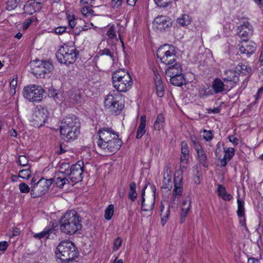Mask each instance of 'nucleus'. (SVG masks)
<instances>
[{"instance_id":"1","label":"nucleus","mask_w":263,"mask_h":263,"mask_svg":"<svg viewBox=\"0 0 263 263\" xmlns=\"http://www.w3.org/2000/svg\"><path fill=\"white\" fill-rule=\"evenodd\" d=\"M98 135L99 139L97 145L104 153V155L116 153L122 144L118 134L110 127H103L99 129Z\"/></svg>"},{"instance_id":"2","label":"nucleus","mask_w":263,"mask_h":263,"mask_svg":"<svg viewBox=\"0 0 263 263\" xmlns=\"http://www.w3.org/2000/svg\"><path fill=\"white\" fill-rule=\"evenodd\" d=\"M55 254L61 263H69L79 255L75 245L69 240L61 241L57 246Z\"/></svg>"},{"instance_id":"3","label":"nucleus","mask_w":263,"mask_h":263,"mask_svg":"<svg viewBox=\"0 0 263 263\" xmlns=\"http://www.w3.org/2000/svg\"><path fill=\"white\" fill-rule=\"evenodd\" d=\"M81 228L80 217L74 211L66 212L60 221V229L66 234H73Z\"/></svg>"},{"instance_id":"4","label":"nucleus","mask_w":263,"mask_h":263,"mask_svg":"<svg viewBox=\"0 0 263 263\" xmlns=\"http://www.w3.org/2000/svg\"><path fill=\"white\" fill-rule=\"evenodd\" d=\"M122 96L115 90L110 91L104 99V104L105 110L112 115L119 114L124 105L121 101Z\"/></svg>"},{"instance_id":"5","label":"nucleus","mask_w":263,"mask_h":263,"mask_svg":"<svg viewBox=\"0 0 263 263\" xmlns=\"http://www.w3.org/2000/svg\"><path fill=\"white\" fill-rule=\"evenodd\" d=\"M79 54V51L73 46L64 44L58 49L56 57L58 61L66 65L73 63Z\"/></svg>"},{"instance_id":"6","label":"nucleus","mask_w":263,"mask_h":263,"mask_svg":"<svg viewBox=\"0 0 263 263\" xmlns=\"http://www.w3.org/2000/svg\"><path fill=\"white\" fill-rule=\"evenodd\" d=\"M32 72L40 78H45L46 74H49L54 69L52 63L49 61L35 60L30 63Z\"/></svg>"},{"instance_id":"7","label":"nucleus","mask_w":263,"mask_h":263,"mask_svg":"<svg viewBox=\"0 0 263 263\" xmlns=\"http://www.w3.org/2000/svg\"><path fill=\"white\" fill-rule=\"evenodd\" d=\"M44 89L40 86L30 85L24 87L23 91V97L31 102H39L43 98Z\"/></svg>"},{"instance_id":"8","label":"nucleus","mask_w":263,"mask_h":263,"mask_svg":"<svg viewBox=\"0 0 263 263\" xmlns=\"http://www.w3.org/2000/svg\"><path fill=\"white\" fill-rule=\"evenodd\" d=\"M157 57L166 65H171L175 62L176 55L173 46L165 44L158 48Z\"/></svg>"},{"instance_id":"9","label":"nucleus","mask_w":263,"mask_h":263,"mask_svg":"<svg viewBox=\"0 0 263 263\" xmlns=\"http://www.w3.org/2000/svg\"><path fill=\"white\" fill-rule=\"evenodd\" d=\"M52 183L51 179L42 178L32 186L30 192L31 197L35 198L43 196L47 192Z\"/></svg>"},{"instance_id":"10","label":"nucleus","mask_w":263,"mask_h":263,"mask_svg":"<svg viewBox=\"0 0 263 263\" xmlns=\"http://www.w3.org/2000/svg\"><path fill=\"white\" fill-rule=\"evenodd\" d=\"M172 25L171 19L164 15H160L156 17L153 22V26L156 31H163L170 28Z\"/></svg>"},{"instance_id":"11","label":"nucleus","mask_w":263,"mask_h":263,"mask_svg":"<svg viewBox=\"0 0 263 263\" xmlns=\"http://www.w3.org/2000/svg\"><path fill=\"white\" fill-rule=\"evenodd\" d=\"M114 88L118 92H126L129 90L133 84V80L130 76H125L122 79L112 81Z\"/></svg>"},{"instance_id":"12","label":"nucleus","mask_w":263,"mask_h":263,"mask_svg":"<svg viewBox=\"0 0 263 263\" xmlns=\"http://www.w3.org/2000/svg\"><path fill=\"white\" fill-rule=\"evenodd\" d=\"M48 111L44 108L35 109L33 115L34 125L39 127L43 126L48 119Z\"/></svg>"},{"instance_id":"13","label":"nucleus","mask_w":263,"mask_h":263,"mask_svg":"<svg viewBox=\"0 0 263 263\" xmlns=\"http://www.w3.org/2000/svg\"><path fill=\"white\" fill-rule=\"evenodd\" d=\"M83 162L78 161L77 163L71 166L69 177L72 182L77 183L82 180L83 175Z\"/></svg>"},{"instance_id":"14","label":"nucleus","mask_w":263,"mask_h":263,"mask_svg":"<svg viewBox=\"0 0 263 263\" xmlns=\"http://www.w3.org/2000/svg\"><path fill=\"white\" fill-rule=\"evenodd\" d=\"M80 133V127L60 128L62 138L66 142H71L77 139Z\"/></svg>"},{"instance_id":"15","label":"nucleus","mask_w":263,"mask_h":263,"mask_svg":"<svg viewBox=\"0 0 263 263\" xmlns=\"http://www.w3.org/2000/svg\"><path fill=\"white\" fill-rule=\"evenodd\" d=\"M238 34L242 41H248L252 35L253 29L248 22H244L238 27Z\"/></svg>"},{"instance_id":"16","label":"nucleus","mask_w":263,"mask_h":263,"mask_svg":"<svg viewBox=\"0 0 263 263\" xmlns=\"http://www.w3.org/2000/svg\"><path fill=\"white\" fill-rule=\"evenodd\" d=\"M180 167L186 169L189 159V149L186 142L182 141L181 143Z\"/></svg>"},{"instance_id":"17","label":"nucleus","mask_w":263,"mask_h":263,"mask_svg":"<svg viewBox=\"0 0 263 263\" xmlns=\"http://www.w3.org/2000/svg\"><path fill=\"white\" fill-rule=\"evenodd\" d=\"M239 46L241 53L246 54L248 57L253 54L256 50L255 44L248 41H241Z\"/></svg>"},{"instance_id":"18","label":"nucleus","mask_w":263,"mask_h":263,"mask_svg":"<svg viewBox=\"0 0 263 263\" xmlns=\"http://www.w3.org/2000/svg\"><path fill=\"white\" fill-rule=\"evenodd\" d=\"M60 128L80 127V123L78 118L74 115L66 117L63 121Z\"/></svg>"},{"instance_id":"19","label":"nucleus","mask_w":263,"mask_h":263,"mask_svg":"<svg viewBox=\"0 0 263 263\" xmlns=\"http://www.w3.org/2000/svg\"><path fill=\"white\" fill-rule=\"evenodd\" d=\"M42 7L41 2H37L36 0L28 2L24 7V10L26 13L32 14L33 13L40 10Z\"/></svg>"},{"instance_id":"20","label":"nucleus","mask_w":263,"mask_h":263,"mask_svg":"<svg viewBox=\"0 0 263 263\" xmlns=\"http://www.w3.org/2000/svg\"><path fill=\"white\" fill-rule=\"evenodd\" d=\"M165 74L169 78L183 74L182 68L181 64L176 62L173 65L168 66L165 70Z\"/></svg>"},{"instance_id":"21","label":"nucleus","mask_w":263,"mask_h":263,"mask_svg":"<svg viewBox=\"0 0 263 263\" xmlns=\"http://www.w3.org/2000/svg\"><path fill=\"white\" fill-rule=\"evenodd\" d=\"M50 179L52 180V183H54L60 189H63L64 185L69 183L68 179L65 177L64 174L63 172L56 174L54 177Z\"/></svg>"},{"instance_id":"22","label":"nucleus","mask_w":263,"mask_h":263,"mask_svg":"<svg viewBox=\"0 0 263 263\" xmlns=\"http://www.w3.org/2000/svg\"><path fill=\"white\" fill-rule=\"evenodd\" d=\"M154 72L155 74V77L154 79L157 95L159 97H162L163 96L164 93L163 84L162 83L160 76L158 73H156L155 71Z\"/></svg>"},{"instance_id":"23","label":"nucleus","mask_w":263,"mask_h":263,"mask_svg":"<svg viewBox=\"0 0 263 263\" xmlns=\"http://www.w3.org/2000/svg\"><path fill=\"white\" fill-rule=\"evenodd\" d=\"M235 149L233 147H228L224 149V156L220 161V165L221 167L226 166L228 162L235 155Z\"/></svg>"},{"instance_id":"24","label":"nucleus","mask_w":263,"mask_h":263,"mask_svg":"<svg viewBox=\"0 0 263 263\" xmlns=\"http://www.w3.org/2000/svg\"><path fill=\"white\" fill-rule=\"evenodd\" d=\"M224 82H233L234 83L239 81L236 71L231 70H226L224 71L222 76Z\"/></svg>"},{"instance_id":"25","label":"nucleus","mask_w":263,"mask_h":263,"mask_svg":"<svg viewBox=\"0 0 263 263\" xmlns=\"http://www.w3.org/2000/svg\"><path fill=\"white\" fill-rule=\"evenodd\" d=\"M155 197L153 196L145 200L144 197H143L141 201V210L143 211H149L153 210L155 204Z\"/></svg>"},{"instance_id":"26","label":"nucleus","mask_w":263,"mask_h":263,"mask_svg":"<svg viewBox=\"0 0 263 263\" xmlns=\"http://www.w3.org/2000/svg\"><path fill=\"white\" fill-rule=\"evenodd\" d=\"M212 87L215 93H219L228 89L226 88L223 82L218 78L214 80Z\"/></svg>"},{"instance_id":"27","label":"nucleus","mask_w":263,"mask_h":263,"mask_svg":"<svg viewBox=\"0 0 263 263\" xmlns=\"http://www.w3.org/2000/svg\"><path fill=\"white\" fill-rule=\"evenodd\" d=\"M146 116L142 115L140 118V125L137 129L136 138L140 139L145 133Z\"/></svg>"},{"instance_id":"28","label":"nucleus","mask_w":263,"mask_h":263,"mask_svg":"<svg viewBox=\"0 0 263 263\" xmlns=\"http://www.w3.org/2000/svg\"><path fill=\"white\" fill-rule=\"evenodd\" d=\"M217 193L218 196L225 201H230L233 198L232 195L226 192L225 187L222 185H218Z\"/></svg>"},{"instance_id":"29","label":"nucleus","mask_w":263,"mask_h":263,"mask_svg":"<svg viewBox=\"0 0 263 263\" xmlns=\"http://www.w3.org/2000/svg\"><path fill=\"white\" fill-rule=\"evenodd\" d=\"M191 206V202L189 201L187 199L184 200L182 204V210L180 214L181 218H180V222L181 223H183L186 216L187 213L190 210V208Z\"/></svg>"},{"instance_id":"30","label":"nucleus","mask_w":263,"mask_h":263,"mask_svg":"<svg viewBox=\"0 0 263 263\" xmlns=\"http://www.w3.org/2000/svg\"><path fill=\"white\" fill-rule=\"evenodd\" d=\"M236 70L242 75L249 74L251 71V67L246 62L240 63L236 66Z\"/></svg>"},{"instance_id":"31","label":"nucleus","mask_w":263,"mask_h":263,"mask_svg":"<svg viewBox=\"0 0 263 263\" xmlns=\"http://www.w3.org/2000/svg\"><path fill=\"white\" fill-rule=\"evenodd\" d=\"M172 176L171 172L167 169L163 174V188L170 190L171 187Z\"/></svg>"},{"instance_id":"32","label":"nucleus","mask_w":263,"mask_h":263,"mask_svg":"<svg viewBox=\"0 0 263 263\" xmlns=\"http://www.w3.org/2000/svg\"><path fill=\"white\" fill-rule=\"evenodd\" d=\"M170 82L175 86H180L185 84V80L183 74L170 78Z\"/></svg>"},{"instance_id":"33","label":"nucleus","mask_w":263,"mask_h":263,"mask_svg":"<svg viewBox=\"0 0 263 263\" xmlns=\"http://www.w3.org/2000/svg\"><path fill=\"white\" fill-rule=\"evenodd\" d=\"M100 56L106 55L108 58V61L112 63L115 61V54L112 51L105 48L103 49L100 50L98 53Z\"/></svg>"},{"instance_id":"34","label":"nucleus","mask_w":263,"mask_h":263,"mask_svg":"<svg viewBox=\"0 0 263 263\" xmlns=\"http://www.w3.org/2000/svg\"><path fill=\"white\" fill-rule=\"evenodd\" d=\"M93 26V24L91 23H85L83 21L82 23L75 29V34H79L82 31H87L88 29H90Z\"/></svg>"},{"instance_id":"35","label":"nucleus","mask_w":263,"mask_h":263,"mask_svg":"<svg viewBox=\"0 0 263 263\" xmlns=\"http://www.w3.org/2000/svg\"><path fill=\"white\" fill-rule=\"evenodd\" d=\"M165 122V119L163 115L162 114H159L157 116V118L154 125V127L155 130H160L163 128Z\"/></svg>"},{"instance_id":"36","label":"nucleus","mask_w":263,"mask_h":263,"mask_svg":"<svg viewBox=\"0 0 263 263\" xmlns=\"http://www.w3.org/2000/svg\"><path fill=\"white\" fill-rule=\"evenodd\" d=\"M237 216L240 217H243L245 215V207H244V201L242 199L238 197L237 200Z\"/></svg>"},{"instance_id":"37","label":"nucleus","mask_w":263,"mask_h":263,"mask_svg":"<svg viewBox=\"0 0 263 263\" xmlns=\"http://www.w3.org/2000/svg\"><path fill=\"white\" fill-rule=\"evenodd\" d=\"M70 101L73 103H81L82 100V95L79 91L71 92L69 97Z\"/></svg>"},{"instance_id":"38","label":"nucleus","mask_w":263,"mask_h":263,"mask_svg":"<svg viewBox=\"0 0 263 263\" xmlns=\"http://www.w3.org/2000/svg\"><path fill=\"white\" fill-rule=\"evenodd\" d=\"M136 184L135 182H132L129 184V191L128 192V198L132 201H134L137 197L136 191Z\"/></svg>"},{"instance_id":"39","label":"nucleus","mask_w":263,"mask_h":263,"mask_svg":"<svg viewBox=\"0 0 263 263\" xmlns=\"http://www.w3.org/2000/svg\"><path fill=\"white\" fill-rule=\"evenodd\" d=\"M197 159L199 163L201 164L203 166L207 167V156L203 149L197 153Z\"/></svg>"},{"instance_id":"40","label":"nucleus","mask_w":263,"mask_h":263,"mask_svg":"<svg viewBox=\"0 0 263 263\" xmlns=\"http://www.w3.org/2000/svg\"><path fill=\"white\" fill-rule=\"evenodd\" d=\"M68 25L71 28H74L78 26L79 24H81L83 20L81 19H77L74 15H68L67 16Z\"/></svg>"},{"instance_id":"41","label":"nucleus","mask_w":263,"mask_h":263,"mask_svg":"<svg viewBox=\"0 0 263 263\" xmlns=\"http://www.w3.org/2000/svg\"><path fill=\"white\" fill-rule=\"evenodd\" d=\"M130 76L129 73L123 70H120L114 72L112 76V81L118 80L119 79H122L125 76Z\"/></svg>"},{"instance_id":"42","label":"nucleus","mask_w":263,"mask_h":263,"mask_svg":"<svg viewBox=\"0 0 263 263\" xmlns=\"http://www.w3.org/2000/svg\"><path fill=\"white\" fill-rule=\"evenodd\" d=\"M191 18L187 14H183L177 20L178 23L182 26H187L191 23Z\"/></svg>"},{"instance_id":"43","label":"nucleus","mask_w":263,"mask_h":263,"mask_svg":"<svg viewBox=\"0 0 263 263\" xmlns=\"http://www.w3.org/2000/svg\"><path fill=\"white\" fill-rule=\"evenodd\" d=\"M170 213V210L169 208H167V209L164 211V206L163 205H161V217L162 225H164L167 221Z\"/></svg>"},{"instance_id":"44","label":"nucleus","mask_w":263,"mask_h":263,"mask_svg":"<svg viewBox=\"0 0 263 263\" xmlns=\"http://www.w3.org/2000/svg\"><path fill=\"white\" fill-rule=\"evenodd\" d=\"M114 213V206L113 204H109L105 210L104 217L106 220L111 219Z\"/></svg>"},{"instance_id":"45","label":"nucleus","mask_w":263,"mask_h":263,"mask_svg":"<svg viewBox=\"0 0 263 263\" xmlns=\"http://www.w3.org/2000/svg\"><path fill=\"white\" fill-rule=\"evenodd\" d=\"M31 166L25 170H22L19 172L18 177L24 179H28L31 177V172L30 171Z\"/></svg>"},{"instance_id":"46","label":"nucleus","mask_w":263,"mask_h":263,"mask_svg":"<svg viewBox=\"0 0 263 263\" xmlns=\"http://www.w3.org/2000/svg\"><path fill=\"white\" fill-rule=\"evenodd\" d=\"M81 12L82 14L85 17L91 16L94 12L93 10L91 9L92 7L85 5H81Z\"/></svg>"},{"instance_id":"47","label":"nucleus","mask_w":263,"mask_h":263,"mask_svg":"<svg viewBox=\"0 0 263 263\" xmlns=\"http://www.w3.org/2000/svg\"><path fill=\"white\" fill-rule=\"evenodd\" d=\"M52 231H53L50 229L47 230H44L41 233L35 234L34 237L40 239L44 238H48L50 233H52Z\"/></svg>"},{"instance_id":"48","label":"nucleus","mask_w":263,"mask_h":263,"mask_svg":"<svg viewBox=\"0 0 263 263\" xmlns=\"http://www.w3.org/2000/svg\"><path fill=\"white\" fill-rule=\"evenodd\" d=\"M155 4L160 8H166L172 2V0H154Z\"/></svg>"},{"instance_id":"49","label":"nucleus","mask_w":263,"mask_h":263,"mask_svg":"<svg viewBox=\"0 0 263 263\" xmlns=\"http://www.w3.org/2000/svg\"><path fill=\"white\" fill-rule=\"evenodd\" d=\"M29 160L28 158L24 156V155H21L18 157V159L17 160V163L18 165L22 166H31L29 163Z\"/></svg>"},{"instance_id":"50","label":"nucleus","mask_w":263,"mask_h":263,"mask_svg":"<svg viewBox=\"0 0 263 263\" xmlns=\"http://www.w3.org/2000/svg\"><path fill=\"white\" fill-rule=\"evenodd\" d=\"M18 0H9L6 3V8L10 11L14 9L17 5Z\"/></svg>"},{"instance_id":"51","label":"nucleus","mask_w":263,"mask_h":263,"mask_svg":"<svg viewBox=\"0 0 263 263\" xmlns=\"http://www.w3.org/2000/svg\"><path fill=\"white\" fill-rule=\"evenodd\" d=\"M203 139H205L206 141H211L213 137L214 134L212 130H208L204 129L203 131Z\"/></svg>"},{"instance_id":"52","label":"nucleus","mask_w":263,"mask_h":263,"mask_svg":"<svg viewBox=\"0 0 263 263\" xmlns=\"http://www.w3.org/2000/svg\"><path fill=\"white\" fill-rule=\"evenodd\" d=\"M19 190L22 193H28L30 191L31 192L30 189L25 183H21L18 185Z\"/></svg>"},{"instance_id":"53","label":"nucleus","mask_w":263,"mask_h":263,"mask_svg":"<svg viewBox=\"0 0 263 263\" xmlns=\"http://www.w3.org/2000/svg\"><path fill=\"white\" fill-rule=\"evenodd\" d=\"M107 35L110 39H117V35L115 32V27L114 25H112L109 28L107 32Z\"/></svg>"},{"instance_id":"54","label":"nucleus","mask_w":263,"mask_h":263,"mask_svg":"<svg viewBox=\"0 0 263 263\" xmlns=\"http://www.w3.org/2000/svg\"><path fill=\"white\" fill-rule=\"evenodd\" d=\"M122 243V240L120 237H117L114 240L113 250L117 251L121 247Z\"/></svg>"},{"instance_id":"55","label":"nucleus","mask_w":263,"mask_h":263,"mask_svg":"<svg viewBox=\"0 0 263 263\" xmlns=\"http://www.w3.org/2000/svg\"><path fill=\"white\" fill-rule=\"evenodd\" d=\"M174 187H182V178L179 176H175L174 178Z\"/></svg>"},{"instance_id":"56","label":"nucleus","mask_w":263,"mask_h":263,"mask_svg":"<svg viewBox=\"0 0 263 263\" xmlns=\"http://www.w3.org/2000/svg\"><path fill=\"white\" fill-rule=\"evenodd\" d=\"M17 81L15 79H13L10 83V86L11 93L15 92V88L17 86Z\"/></svg>"},{"instance_id":"57","label":"nucleus","mask_w":263,"mask_h":263,"mask_svg":"<svg viewBox=\"0 0 263 263\" xmlns=\"http://www.w3.org/2000/svg\"><path fill=\"white\" fill-rule=\"evenodd\" d=\"M95 0H81V5L89 6L90 7H93L95 5Z\"/></svg>"},{"instance_id":"58","label":"nucleus","mask_w":263,"mask_h":263,"mask_svg":"<svg viewBox=\"0 0 263 263\" xmlns=\"http://www.w3.org/2000/svg\"><path fill=\"white\" fill-rule=\"evenodd\" d=\"M122 3V0H112L111 6L114 8H119Z\"/></svg>"},{"instance_id":"59","label":"nucleus","mask_w":263,"mask_h":263,"mask_svg":"<svg viewBox=\"0 0 263 263\" xmlns=\"http://www.w3.org/2000/svg\"><path fill=\"white\" fill-rule=\"evenodd\" d=\"M66 30V27L60 26L55 28V33L58 34H62L65 32Z\"/></svg>"},{"instance_id":"60","label":"nucleus","mask_w":263,"mask_h":263,"mask_svg":"<svg viewBox=\"0 0 263 263\" xmlns=\"http://www.w3.org/2000/svg\"><path fill=\"white\" fill-rule=\"evenodd\" d=\"M173 193L174 196H175V198H176L177 196H181L182 193V187H174Z\"/></svg>"},{"instance_id":"61","label":"nucleus","mask_w":263,"mask_h":263,"mask_svg":"<svg viewBox=\"0 0 263 263\" xmlns=\"http://www.w3.org/2000/svg\"><path fill=\"white\" fill-rule=\"evenodd\" d=\"M193 147L197 153H198V152H199V151L203 149L202 148V147L200 145L199 142H197L196 141H193Z\"/></svg>"},{"instance_id":"62","label":"nucleus","mask_w":263,"mask_h":263,"mask_svg":"<svg viewBox=\"0 0 263 263\" xmlns=\"http://www.w3.org/2000/svg\"><path fill=\"white\" fill-rule=\"evenodd\" d=\"M9 246V244L7 241H3L0 242V251H5Z\"/></svg>"},{"instance_id":"63","label":"nucleus","mask_w":263,"mask_h":263,"mask_svg":"<svg viewBox=\"0 0 263 263\" xmlns=\"http://www.w3.org/2000/svg\"><path fill=\"white\" fill-rule=\"evenodd\" d=\"M229 141L234 145H237L238 143V139L233 136H230L228 137Z\"/></svg>"},{"instance_id":"64","label":"nucleus","mask_w":263,"mask_h":263,"mask_svg":"<svg viewBox=\"0 0 263 263\" xmlns=\"http://www.w3.org/2000/svg\"><path fill=\"white\" fill-rule=\"evenodd\" d=\"M20 230L18 228H15L13 229V231L11 234H9V236L10 238H12L14 236H17L20 234Z\"/></svg>"}]
</instances>
